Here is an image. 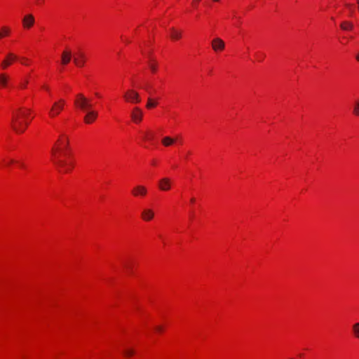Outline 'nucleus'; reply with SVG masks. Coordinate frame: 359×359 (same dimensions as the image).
Returning a JSON list of instances; mask_svg holds the SVG:
<instances>
[{
	"label": "nucleus",
	"mask_w": 359,
	"mask_h": 359,
	"mask_svg": "<svg viewBox=\"0 0 359 359\" xmlns=\"http://www.w3.org/2000/svg\"><path fill=\"white\" fill-rule=\"evenodd\" d=\"M13 163V160H10L9 161H8V164H10V163Z\"/></svg>",
	"instance_id": "obj_35"
},
{
	"label": "nucleus",
	"mask_w": 359,
	"mask_h": 359,
	"mask_svg": "<svg viewBox=\"0 0 359 359\" xmlns=\"http://www.w3.org/2000/svg\"><path fill=\"white\" fill-rule=\"evenodd\" d=\"M182 36V32L180 30H177L175 28L170 29V37L173 40L180 39Z\"/></svg>",
	"instance_id": "obj_17"
},
{
	"label": "nucleus",
	"mask_w": 359,
	"mask_h": 359,
	"mask_svg": "<svg viewBox=\"0 0 359 359\" xmlns=\"http://www.w3.org/2000/svg\"><path fill=\"white\" fill-rule=\"evenodd\" d=\"M340 27L344 30H351L353 29V25L351 22L344 21L341 24Z\"/></svg>",
	"instance_id": "obj_19"
},
{
	"label": "nucleus",
	"mask_w": 359,
	"mask_h": 359,
	"mask_svg": "<svg viewBox=\"0 0 359 359\" xmlns=\"http://www.w3.org/2000/svg\"><path fill=\"white\" fill-rule=\"evenodd\" d=\"M123 353L126 356H131L135 353V351L133 349H125Z\"/></svg>",
	"instance_id": "obj_25"
},
{
	"label": "nucleus",
	"mask_w": 359,
	"mask_h": 359,
	"mask_svg": "<svg viewBox=\"0 0 359 359\" xmlns=\"http://www.w3.org/2000/svg\"><path fill=\"white\" fill-rule=\"evenodd\" d=\"M224 47V41L220 38H215L212 41V48L215 52L223 50Z\"/></svg>",
	"instance_id": "obj_6"
},
{
	"label": "nucleus",
	"mask_w": 359,
	"mask_h": 359,
	"mask_svg": "<svg viewBox=\"0 0 359 359\" xmlns=\"http://www.w3.org/2000/svg\"><path fill=\"white\" fill-rule=\"evenodd\" d=\"M84 116L85 123L90 124L93 123L97 117V112L93 110H88Z\"/></svg>",
	"instance_id": "obj_13"
},
{
	"label": "nucleus",
	"mask_w": 359,
	"mask_h": 359,
	"mask_svg": "<svg viewBox=\"0 0 359 359\" xmlns=\"http://www.w3.org/2000/svg\"><path fill=\"white\" fill-rule=\"evenodd\" d=\"M142 116H143V112L140 108H138V107L133 108V109L131 112V118L135 123H140L142 120Z\"/></svg>",
	"instance_id": "obj_8"
},
{
	"label": "nucleus",
	"mask_w": 359,
	"mask_h": 359,
	"mask_svg": "<svg viewBox=\"0 0 359 359\" xmlns=\"http://www.w3.org/2000/svg\"><path fill=\"white\" fill-rule=\"evenodd\" d=\"M34 18L32 14L26 15L22 20L24 27L27 29L32 27L34 24Z\"/></svg>",
	"instance_id": "obj_15"
},
{
	"label": "nucleus",
	"mask_w": 359,
	"mask_h": 359,
	"mask_svg": "<svg viewBox=\"0 0 359 359\" xmlns=\"http://www.w3.org/2000/svg\"><path fill=\"white\" fill-rule=\"evenodd\" d=\"M155 330L157 331V332H162L163 331V327L161 326H156Z\"/></svg>",
	"instance_id": "obj_29"
},
{
	"label": "nucleus",
	"mask_w": 359,
	"mask_h": 359,
	"mask_svg": "<svg viewBox=\"0 0 359 359\" xmlns=\"http://www.w3.org/2000/svg\"><path fill=\"white\" fill-rule=\"evenodd\" d=\"M9 33H10V29L8 27H1V29L0 30V39L8 35Z\"/></svg>",
	"instance_id": "obj_22"
},
{
	"label": "nucleus",
	"mask_w": 359,
	"mask_h": 359,
	"mask_svg": "<svg viewBox=\"0 0 359 359\" xmlns=\"http://www.w3.org/2000/svg\"><path fill=\"white\" fill-rule=\"evenodd\" d=\"M74 63L76 66L81 67L86 62V55L83 52H79L73 57Z\"/></svg>",
	"instance_id": "obj_7"
},
{
	"label": "nucleus",
	"mask_w": 359,
	"mask_h": 359,
	"mask_svg": "<svg viewBox=\"0 0 359 359\" xmlns=\"http://www.w3.org/2000/svg\"><path fill=\"white\" fill-rule=\"evenodd\" d=\"M352 330L354 337L359 339V323L353 325Z\"/></svg>",
	"instance_id": "obj_21"
},
{
	"label": "nucleus",
	"mask_w": 359,
	"mask_h": 359,
	"mask_svg": "<svg viewBox=\"0 0 359 359\" xmlns=\"http://www.w3.org/2000/svg\"><path fill=\"white\" fill-rule=\"evenodd\" d=\"M74 104L83 111L90 110V108L92 106L90 100L81 93L76 95V98L74 100Z\"/></svg>",
	"instance_id": "obj_2"
},
{
	"label": "nucleus",
	"mask_w": 359,
	"mask_h": 359,
	"mask_svg": "<svg viewBox=\"0 0 359 359\" xmlns=\"http://www.w3.org/2000/svg\"><path fill=\"white\" fill-rule=\"evenodd\" d=\"M123 97L126 101L132 103H139L141 101L139 93L134 90H127Z\"/></svg>",
	"instance_id": "obj_5"
},
{
	"label": "nucleus",
	"mask_w": 359,
	"mask_h": 359,
	"mask_svg": "<svg viewBox=\"0 0 359 359\" xmlns=\"http://www.w3.org/2000/svg\"><path fill=\"white\" fill-rule=\"evenodd\" d=\"M144 138L146 140H151L152 138V135H149V133H146Z\"/></svg>",
	"instance_id": "obj_28"
},
{
	"label": "nucleus",
	"mask_w": 359,
	"mask_h": 359,
	"mask_svg": "<svg viewBox=\"0 0 359 359\" xmlns=\"http://www.w3.org/2000/svg\"><path fill=\"white\" fill-rule=\"evenodd\" d=\"M175 141H176L175 139H174L171 137H169V136H165L162 139V144L165 147H170V146L172 145L175 142Z\"/></svg>",
	"instance_id": "obj_18"
},
{
	"label": "nucleus",
	"mask_w": 359,
	"mask_h": 359,
	"mask_svg": "<svg viewBox=\"0 0 359 359\" xmlns=\"http://www.w3.org/2000/svg\"><path fill=\"white\" fill-rule=\"evenodd\" d=\"M149 66L152 72H155L156 71V64L149 63Z\"/></svg>",
	"instance_id": "obj_26"
},
{
	"label": "nucleus",
	"mask_w": 359,
	"mask_h": 359,
	"mask_svg": "<svg viewBox=\"0 0 359 359\" xmlns=\"http://www.w3.org/2000/svg\"><path fill=\"white\" fill-rule=\"evenodd\" d=\"M355 59L359 62V53L355 55Z\"/></svg>",
	"instance_id": "obj_31"
},
{
	"label": "nucleus",
	"mask_w": 359,
	"mask_h": 359,
	"mask_svg": "<svg viewBox=\"0 0 359 359\" xmlns=\"http://www.w3.org/2000/svg\"><path fill=\"white\" fill-rule=\"evenodd\" d=\"M126 268L129 269V268H130V266H128V265H126Z\"/></svg>",
	"instance_id": "obj_37"
},
{
	"label": "nucleus",
	"mask_w": 359,
	"mask_h": 359,
	"mask_svg": "<svg viewBox=\"0 0 359 359\" xmlns=\"http://www.w3.org/2000/svg\"><path fill=\"white\" fill-rule=\"evenodd\" d=\"M43 88H45L46 90H48V88L46 86H43Z\"/></svg>",
	"instance_id": "obj_36"
},
{
	"label": "nucleus",
	"mask_w": 359,
	"mask_h": 359,
	"mask_svg": "<svg viewBox=\"0 0 359 359\" xmlns=\"http://www.w3.org/2000/svg\"><path fill=\"white\" fill-rule=\"evenodd\" d=\"M53 160L54 164L56 165L58 171L61 173H66L71 170L73 167V163H67L65 161L56 158Z\"/></svg>",
	"instance_id": "obj_3"
},
{
	"label": "nucleus",
	"mask_w": 359,
	"mask_h": 359,
	"mask_svg": "<svg viewBox=\"0 0 359 359\" xmlns=\"http://www.w3.org/2000/svg\"><path fill=\"white\" fill-rule=\"evenodd\" d=\"M72 58V51L69 49H65L62 51L61 55V63L63 65H67Z\"/></svg>",
	"instance_id": "obj_12"
},
{
	"label": "nucleus",
	"mask_w": 359,
	"mask_h": 359,
	"mask_svg": "<svg viewBox=\"0 0 359 359\" xmlns=\"http://www.w3.org/2000/svg\"><path fill=\"white\" fill-rule=\"evenodd\" d=\"M65 104V100L60 99L58 101L53 103V107L50 108L49 115L50 117H55L57 116L60 111L63 109Z\"/></svg>",
	"instance_id": "obj_4"
},
{
	"label": "nucleus",
	"mask_w": 359,
	"mask_h": 359,
	"mask_svg": "<svg viewBox=\"0 0 359 359\" xmlns=\"http://www.w3.org/2000/svg\"><path fill=\"white\" fill-rule=\"evenodd\" d=\"M58 143L61 145L62 148L57 147L55 148L53 147L52 149V153L53 156H56V151H59L62 149H66L68 146L69 141L68 139L65 137H62L60 139L58 140Z\"/></svg>",
	"instance_id": "obj_14"
},
{
	"label": "nucleus",
	"mask_w": 359,
	"mask_h": 359,
	"mask_svg": "<svg viewBox=\"0 0 359 359\" xmlns=\"http://www.w3.org/2000/svg\"><path fill=\"white\" fill-rule=\"evenodd\" d=\"M27 82H28V81H25V83H23V86H22V87H23V88H25V87L26 86V85H27Z\"/></svg>",
	"instance_id": "obj_33"
},
{
	"label": "nucleus",
	"mask_w": 359,
	"mask_h": 359,
	"mask_svg": "<svg viewBox=\"0 0 359 359\" xmlns=\"http://www.w3.org/2000/svg\"><path fill=\"white\" fill-rule=\"evenodd\" d=\"M27 82H28V81H25V83H23V86H22V87H23V88H25V87L26 86V85H27Z\"/></svg>",
	"instance_id": "obj_34"
},
{
	"label": "nucleus",
	"mask_w": 359,
	"mask_h": 359,
	"mask_svg": "<svg viewBox=\"0 0 359 359\" xmlns=\"http://www.w3.org/2000/svg\"><path fill=\"white\" fill-rule=\"evenodd\" d=\"M345 6L348 8L351 12L353 11V6L351 4L346 3Z\"/></svg>",
	"instance_id": "obj_27"
},
{
	"label": "nucleus",
	"mask_w": 359,
	"mask_h": 359,
	"mask_svg": "<svg viewBox=\"0 0 359 359\" xmlns=\"http://www.w3.org/2000/svg\"><path fill=\"white\" fill-rule=\"evenodd\" d=\"M200 1V0H193V1H192V4H193L194 6H197V4L198 3V1Z\"/></svg>",
	"instance_id": "obj_30"
},
{
	"label": "nucleus",
	"mask_w": 359,
	"mask_h": 359,
	"mask_svg": "<svg viewBox=\"0 0 359 359\" xmlns=\"http://www.w3.org/2000/svg\"><path fill=\"white\" fill-rule=\"evenodd\" d=\"M154 217V212L153 210L147 208L144 209L142 212V218L144 221H150Z\"/></svg>",
	"instance_id": "obj_16"
},
{
	"label": "nucleus",
	"mask_w": 359,
	"mask_h": 359,
	"mask_svg": "<svg viewBox=\"0 0 359 359\" xmlns=\"http://www.w3.org/2000/svg\"><path fill=\"white\" fill-rule=\"evenodd\" d=\"M95 95L99 97V96H100V94H98V93H95Z\"/></svg>",
	"instance_id": "obj_38"
},
{
	"label": "nucleus",
	"mask_w": 359,
	"mask_h": 359,
	"mask_svg": "<svg viewBox=\"0 0 359 359\" xmlns=\"http://www.w3.org/2000/svg\"><path fill=\"white\" fill-rule=\"evenodd\" d=\"M17 59V56L12 53H9L6 57L1 62V67L4 69H6L8 66H10L13 60Z\"/></svg>",
	"instance_id": "obj_10"
},
{
	"label": "nucleus",
	"mask_w": 359,
	"mask_h": 359,
	"mask_svg": "<svg viewBox=\"0 0 359 359\" xmlns=\"http://www.w3.org/2000/svg\"><path fill=\"white\" fill-rule=\"evenodd\" d=\"M156 102H154L151 98H149L148 99V102L147 104V107L148 109H151V108H153V107H155L156 106Z\"/></svg>",
	"instance_id": "obj_24"
},
{
	"label": "nucleus",
	"mask_w": 359,
	"mask_h": 359,
	"mask_svg": "<svg viewBox=\"0 0 359 359\" xmlns=\"http://www.w3.org/2000/svg\"><path fill=\"white\" fill-rule=\"evenodd\" d=\"M29 110L20 109L13 114L11 127L17 133H22L29 125Z\"/></svg>",
	"instance_id": "obj_1"
},
{
	"label": "nucleus",
	"mask_w": 359,
	"mask_h": 359,
	"mask_svg": "<svg viewBox=\"0 0 359 359\" xmlns=\"http://www.w3.org/2000/svg\"><path fill=\"white\" fill-rule=\"evenodd\" d=\"M172 182L168 177L162 178L158 182V188L161 191H168L171 188Z\"/></svg>",
	"instance_id": "obj_9"
},
{
	"label": "nucleus",
	"mask_w": 359,
	"mask_h": 359,
	"mask_svg": "<svg viewBox=\"0 0 359 359\" xmlns=\"http://www.w3.org/2000/svg\"><path fill=\"white\" fill-rule=\"evenodd\" d=\"M9 77L5 74H0V86L4 87L7 85Z\"/></svg>",
	"instance_id": "obj_20"
},
{
	"label": "nucleus",
	"mask_w": 359,
	"mask_h": 359,
	"mask_svg": "<svg viewBox=\"0 0 359 359\" xmlns=\"http://www.w3.org/2000/svg\"><path fill=\"white\" fill-rule=\"evenodd\" d=\"M353 114L355 116H359V100L355 102L353 107Z\"/></svg>",
	"instance_id": "obj_23"
},
{
	"label": "nucleus",
	"mask_w": 359,
	"mask_h": 359,
	"mask_svg": "<svg viewBox=\"0 0 359 359\" xmlns=\"http://www.w3.org/2000/svg\"><path fill=\"white\" fill-rule=\"evenodd\" d=\"M190 201L191 203H194L195 202V198H191Z\"/></svg>",
	"instance_id": "obj_32"
},
{
	"label": "nucleus",
	"mask_w": 359,
	"mask_h": 359,
	"mask_svg": "<svg viewBox=\"0 0 359 359\" xmlns=\"http://www.w3.org/2000/svg\"><path fill=\"white\" fill-rule=\"evenodd\" d=\"M132 194L134 196H144L147 194V189L142 185H137L133 188Z\"/></svg>",
	"instance_id": "obj_11"
}]
</instances>
